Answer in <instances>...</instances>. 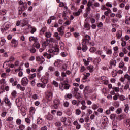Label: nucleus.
<instances>
[{"label": "nucleus", "instance_id": "1", "mask_svg": "<svg viewBox=\"0 0 130 130\" xmlns=\"http://www.w3.org/2000/svg\"><path fill=\"white\" fill-rule=\"evenodd\" d=\"M58 52H59V49L56 48L53 50H50L48 53H44L43 55L44 57H47L48 59H50L51 57H53V55H57Z\"/></svg>", "mask_w": 130, "mask_h": 130}, {"label": "nucleus", "instance_id": "2", "mask_svg": "<svg viewBox=\"0 0 130 130\" xmlns=\"http://www.w3.org/2000/svg\"><path fill=\"white\" fill-rule=\"evenodd\" d=\"M90 36L86 35L85 36L84 39L83 40L82 42V50L83 52H86L87 49H88V47H87V44H89V39H90Z\"/></svg>", "mask_w": 130, "mask_h": 130}, {"label": "nucleus", "instance_id": "3", "mask_svg": "<svg viewBox=\"0 0 130 130\" xmlns=\"http://www.w3.org/2000/svg\"><path fill=\"white\" fill-rule=\"evenodd\" d=\"M120 81L123 84H130V75L126 73L123 77L120 78Z\"/></svg>", "mask_w": 130, "mask_h": 130}, {"label": "nucleus", "instance_id": "4", "mask_svg": "<svg viewBox=\"0 0 130 130\" xmlns=\"http://www.w3.org/2000/svg\"><path fill=\"white\" fill-rule=\"evenodd\" d=\"M10 28H11V24L9 22H6L1 27V30L2 33H4V32H6V31L9 30Z\"/></svg>", "mask_w": 130, "mask_h": 130}, {"label": "nucleus", "instance_id": "5", "mask_svg": "<svg viewBox=\"0 0 130 130\" xmlns=\"http://www.w3.org/2000/svg\"><path fill=\"white\" fill-rule=\"evenodd\" d=\"M98 80L103 81L104 82V85H107L109 83V80L108 78H107L106 76H103L101 77H99Z\"/></svg>", "mask_w": 130, "mask_h": 130}, {"label": "nucleus", "instance_id": "6", "mask_svg": "<svg viewBox=\"0 0 130 130\" xmlns=\"http://www.w3.org/2000/svg\"><path fill=\"white\" fill-rule=\"evenodd\" d=\"M53 97V92L52 91V90L49 89L47 92L46 98L48 99L49 101H50V100H52Z\"/></svg>", "mask_w": 130, "mask_h": 130}, {"label": "nucleus", "instance_id": "7", "mask_svg": "<svg viewBox=\"0 0 130 130\" xmlns=\"http://www.w3.org/2000/svg\"><path fill=\"white\" fill-rule=\"evenodd\" d=\"M49 76H47L46 75L45 76H42L41 79V82L44 84L45 85H46V84L48 83V81L49 80Z\"/></svg>", "mask_w": 130, "mask_h": 130}, {"label": "nucleus", "instance_id": "8", "mask_svg": "<svg viewBox=\"0 0 130 130\" xmlns=\"http://www.w3.org/2000/svg\"><path fill=\"white\" fill-rule=\"evenodd\" d=\"M28 83H29V80L27 77H23L21 80V84L22 86H27L28 85Z\"/></svg>", "mask_w": 130, "mask_h": 130}, {"label": "nucleus", "instance_id": "9", "mask_svg": "<svg viewBox=\"0 0 130 130\" xmlns=\"http://www.w3.org/2000/svg\"><path fill=\"white\" fill-rule=\"evenodd\" d=\"M55 67H57L60 69L61 67L62 66V61L61 60H57L54 63Z\"/></svg>", "mask_w": 130, "mask_h": 130}, {"label": "nucleus", "instance_id": "10", "mask_svg": "<svg viewBox=\"0 0 130 130\" xmlns=\"http://www.w3.org/2000/svg\"><path fill=\"white\" fill-rule=\"evenodd\" d=\"M123 125L126 128H129L130 127V119H126L123 121Z\"/></svg>", "mask_w": 130, "mask_h": 130}, {"label": "nucleus", "instance_id": "11", "mask_svg": "<svg viewBox=\"0 0 130 130\" xmlns=\"http://www.w3.org/2000/svg\"><path fill=\"white\" fill-rule=\"evenodd\" d=\"M11 46L12 47H17L18 46V40L13 39L11 41Z\"/></svg>", "mask_w": 130, "mask_h": 130}, {"label": "nucleus", "instance_id": "12", "mask_svg": "<svg viewBox=\"0 0 130 130\" xmlns=\"http://www.w3.org/2000/svg\"><path fill=\"white\" fill-rule=\"evenodd\" d=\"M84 29L85 30V31H89L90 29L91 28V25H90V24H89L87 22H85L84 24Z\"/></svg>", "mask_w": 130, "mask_h": 130}, {"label": "nucleus", "instance_id": "13", "mask_svg": "<svg viewBox=\"0 0 130 130\" xmlns=\"http://www.w3.org/2000/svg\"><path fill=\"white\" fill-rule=\"evenodd\" d=\"M15 102L17 106L19 107V108H21V105H22V99L18 98L16 99Z\"/></svg>", "mask_w": 130, "mask_h": 130}, {"label": "nucleus", "instance_id": "14", "mask_svg": "<svg viewBox=\"0 0 130 130\" xmlns=\"http://www.w3.org/2000/svg\"><path fill=\"white\" fill-rule=\"evenodd\" d=\"M80 103L81 104V110H86L87 109V106H86V101L84 100H82L80 102Z\"/></svg>", "mask_w": 130, "mask_h": 130}, {"label": "nucleus", "instance_id": "15", "mask_svg": "<svg viewBox=\"0 0 130 130\" xmlns=\"http://www.w3.org/2000/svg\"><path fill=\"white\" fill-rule=\"evenodd\" d=\"M59 104H60V101L58 99H56L54 100V105L55 106V108L57 109L58 106H59Z\"/></svg>", "mask_w": 130, "mask_h": 130}, {"label": "nucleus", "instance_id": "16", "mask_svg": "<svg viewBox=\"0 0 130 130\" xmlns=\"http://www.w3.org/2000/svg\"><path fill=\"white\" fill-rule=\"evenodd\" d=\"M57 31L60 35L62 36L64 34V27H63V26H61L57 28Z\"/></svg>", "mask_w": 130, "mask_h": 130}, {"label": "nucleus", "instance_id": "17", "mask_svg": "<svg viewBox=\"0 0 130 130\" xmlns=\"http://www.w3.org/2000/svg\"><path fill=\"white\" fill-rule=\"evenodd\" d=\"M50 72H54V67H53L51 66L49 67V68L48 69V72H47L46 73L45 75L47 77H49V74H50Z\"/></svg>", "mask_w": 130, "mask_h": 130}, {"label": "nucleus", "instance_id": "18", "mask_svg": "<svg viewBox=\"0 0 130 130\" xmlns=\"http://www.w3.org/2000/svg\"><path fill=\"white\" fill-rule=\"evenodd\" d=\"M50 43V41H49V39H46V41H45L42 44V46L43 48H46V46H48Z\"/></svg>", "mask_w": 130, "mask_h": 130}, {"label": "nucleus", "instance_id": "19", "mask_svg": "<svg viewBox=\"0 0 130 130\" xmlns=\"http://www.w3.org/2000/svg\"><path fill=\"white\" fill-rule=\"evenodd\" d=\"M37 61H39L41 63H43L44 61H45V59L42 56H37Z\"/></svg>", "mask_w": 130, "mask_h": 130}, {"label": "nucleus", "instance_id": "20", "mask_svg": "<svg viewBox=\"0 0 130 130\" xmlns=\"http://www.w3.org/2000/svg\"><path fill=\"white\" fill-rule=\"evenodd\" d=\"M36 86L38 88H42V89H45L46 87V85H45L44 83H38L36 84Z\"/></svg>", "mask_w": 130, "mask_h": 130}, {"label": "nucleus", "instance_id": "21", "mask_svg": "<svg viewBox=\"0 0 130 130\" xmlns=\"http://www.w3.org/2000/svg\"><path fill=\"white\" fill-rule=\"evenodd\" d=\"M4 101L6 104H8L9 107H11L12 106V103L10 102V100L9 99V98H5Z\"/></svg>", "mask_w": 130, "mask_h": 130}, {"label": "nucleus", "instance_id": "22", "mask_svg": "<svg viewBox=\"0 0 130 130\" xmlns=\"http://www.w3.org/2000/svg\"><path fill=\"white\" fill-rule=\"evenodd\" d=\"M21 23L23 26H26V25L29 24V20L27 18L21 20Z\"/></svg>", "mask_w": 130, "mask_h": 130}, {"label": "nucleus", "instance_id": "23", "mask_svg": "<svg viewBox=\"0 0 130 130\" xmlns=\"http://www.w3.org/2000/svg\"><path fill=\"white\" fill-rule=\"evenodd\" d=\"M20 108H21L20 111L21 112L22 115H23V116H25V115H26V109H25V107H21Z\"/></svg>", "mask_w": 130, "mask_h": 130}, {"label": "nucleus", "instance_id": "24", "mask_svg": "<svg viewBox=\"0 0 130 130\" xmlns=\"http://www.w3.org/2000/svg\"><path fill=\"white\" fill-rule=\"evenodd\" d=\"M61 78L60 79V81L61 82H62L63 81H64V78L66 77H67V73L64 72H62L61 74Z\"/></svg>", "mask_w": 130, "mask_h": 130}, {"label": "nucleus", "instance_id": "25", "mask_svg": "<svg viewBox=\"0 0 130 130\" xmlns=\"http://www.w3.org/2000/svg\"><path fill=\"white\" fill-rule=\"evenodd\" d=\"M60 71H67L68 70V64H64L60 67Z\"/></svg>", "mask_w": 130, "mask_h": 130}, {"label": "nucleus", "instance_id": "26", "mask_svg": "<svg viewBox=\"0 0 130 130\" xmlns=\"http://www.w3.org/2000/svg\"><path fill=\"white\" fill-rule=\"evenodd\" d=\"M104 49L106 50V54H108V55H111L112 54V50L110 49H107V47H104Z\"/></svg>", "mask_w": 130, "mask_h": 130}, {"label": "nucleus", "instance_id": "27", "mask_svg": "<svg viewBox=\"0 0 130 130\" xmlns=\"http://www.w3.org/2000/svg\"><path fill=\"white\" fill-rule=\"evenodd\" d=\"M34 47L36 48L37 49L40 48V43H39L38 41L35 42L34 44Z\"/></svg>", "mask_w": 130, "mask_h": 130}, {"label": "nucleus", "instance_id": "28", "mask_svg": "<svg viewBox=\"0 0 130 130\" xmlns=\"http://www.w3.org/2000/svg\"><path fill=\"white\" fill-rule=\"evenodd\" d=\"M45 118L47 120H52V119H53V116L51 114L46 115L45 116Z\"/></svg>", "mask_w": 130, "mask_h": 130}, {"label": "nucleus", "instance_id": "29", "mask_svg": "<svg viewBox=\"0 0 130 130\" xmlns=\"http://www.w3.org/2000/svg\"><path fill=\"white\" fill-rule=\"evenodd\" d=\"M106 11L104 12V15L105 16H109V14L111 13V9L109 8H106Z\"/></svg>", "mask_w": 130, "mask_h": 130}, {"label": "nucleus", "instance_id": "30", "mask_svg": "<svg viewBox=\"0 0 130 130\" xmlns=\"http://www.w3.org/2000/svg\"><path fill=\"white\" fill-rule=\"evenodd\" d=\"M66 83H67V81H64L63 82H61L59 84V88L61 90H62V91H63V89H64V85L66 84Z\"/></svg>", "mask_w": 130, "mask_h": 130}, {"label": "nucleus", "instance_id": "31", "mask_svg": "<svg viewBox=\"0 0 130 130\" xmlns=\"http://www.w3.org/2000/svg\"><path fill=\"white\" fill-rule=\"evenodd\" d=\"M92 109H93V110H96L100 107V105L99 104H94L92 105Z\"/></svg>", "mask_w": 130, "mask_h": 130}, {"label": "nucleus", "instance_id": "32", "mask_svg": "<svg viewBox=\"0 0 130 130\" xmlns=\"http://www.w3.org/2000/svg\"><path fill=\"white\" fill-rule=\"evenodd\" d=\"M83 12V10L81 9H79L78 11L75 12L73 13L74 16H80L81 13Z\"/></svg>", "mask_w": 130, "mask_h": 130}, {"label": "nucleus", "instance_id": "33", "mask_svg": "<svg viewBox=\"0 0 130 130\" xmlns=\"http://www.w3.org/2000/svg\"><path fill=\"white\" fill-rule=\"evenodd\" d=\"M67 82H66L64 85V90H69L70 89V87H71V85L69 84V82H68V79H67Z\"/></svg>", "mask_w": 130, "mask_h": 130}, {"label": "nucleus", "instance_id": "34", "mask_svg": "<svg viewBox=\"0 0 130 130\" xmlns=\"http://www.w3.org/2000/svg\"><path fill=\"white\" fill-rule=\"evenodd\" d=\"M44 35L46 38H51V36H52V34L50 31H47L44 34Z\"/></svg>", "mask_w": 130, "mask_h": 130}, {"label": "nucleus", "instance_id": "35", "mask_svg": "<svg viewBox=\"0 0 130 130\" xmlns=\"http://www.w3.org/2000/svg\"><path fill=\"white\" fill-rule=\"evenodd\" d=\"M78 92H79V88L78 87H75L73 88V93L75 96H76V95L80 94V93Z\"/></svg>", "mask_w": 130, "mask_h": 130}, {"label": "nucleus", "instance_id": "36", "mask_svg": "<svg viewBox=\"0 0 130 130\" xmlns=\"http://www.w3.org/2000/svg\"><path fill=\"white\" fill-rule=\"evenodd\" d=\"M36 109L35 108L31 107L30 108L29 113L30 115H33L35 113Z\"/></svg>", "mask_w": 130, "mask_h": 130}, {"label": "nucleus", "instance_id": "37", "mask_svg": "<svg viewBox=\"0 0 130 130\" xmlns=\"http://www.w3.org/2000/svg\"><path fill=\"white\" fill-rule=\"evenodd\" d=\"M73 98V94L71 93L66 94L65 95V99L66 100H69V99H72Z\"/></svg>", "mask_w": 130, "mask_h": 130}, {"label": "nucleus", "instance_id": "38", "mask_svg": "<svg viewBox=\"0 0 130 130\" xmlns=\"http://www.w3.org/2000/svg\"><path fill=\"white\" fill-rule=\"evenodd\" d=\"M87 7H91L92 9H95V4H93L91 1H89L87 3Z\"/></svg>", "mask_w": 130, "mask_h": 130}, {"label": "nucleus", "instance_id": "39", "mask_svg": "<svg viewBox=\"0 0 130 130\" xmlns=\"http://www.w3.org/2000/svg\"><path fill=\"white\" fill-rule=\"evenodd\" d=\"M54 37H55L57 40H60V36H59V34L57 32H55L53 35Z\"/></svg>", "mask_w": 130, "mask_h": 130}, {"label": "nucleus", "instance_id": "40", "mask_svg": "<svg viewBox=\"0 0 130 130\" xmlns=\"http://www.w3.org/2000/svg\"><path fill=\"white\" fill-rule=\"evenodd\" d=\"M17 89L20 90V91H25V87H22L21 84H17L16 86Z\"/></svg>", "mask_w": 130, "mask_h": 130}, {"label": "nucleus", "instance_id": "41", "mask_svg": "<svg viewBox=\"0 0 130 130\" xmlns=\"http://www.w3.org/2000/svg\"><path fill=\"white\" fill-rule=\"evenodd\" d=\"M27 9V4H24L23 6H21L19 9V11L24 12Z\"/></svg>", "mask_w": 130, "mask_h": 130}, {"label": "nucleus", "instance_id": "42", "mask_svg": "<svg viewBox=\"0 0 130 130\" xmlns=\"http://www.w3.org/2000/svg\"><path fill=\"white\" fill-rule=\"evenodd\" d=\"M36 42V41H38V38L37 37H35L34 36L29 37V41H34Z\"/></svg>", "mask_w": 130, "mask_h": 130}, {"label": "nucleus", "instance_id": "43", "mask_svg": "<svg viewBox=\"0 0 130 130\" xmlns=\"http://www.w3.org/2000/svg\"><path fill=\"white\" fill-rule=\"evenodd\" d=\"M12 98H16L17 97V91L13 90L11 94Z\"/></svg>", "mask_w": 130, "mask_h": 130}, {"label": "nucleus", "instance_id": "44", "mask_svg": "<svg viewBox=\"0 0 130 130\" xmlns=\"http://www.w3.org/2000/svg\"><path fill=\"white\" fill-rule=\"evenodd\" d=\"M116 36L117 38H119V39L121 38V36H122V31L121 30H119L116 34Z\"/></svg>", "mask_w": 130, "mask_h": 130}, {"label": "nucleus", "instance_id": "45", "mask_svg": "<svg viewBox=\"0 0 130 130\" xmlns=\"http://www.w3.org/2000/svg\"><path fill=\"white\" fill-rule=\"evenodd\" d=\"M87 70H88L90 73H92L93 71H94V67L92 65L89 66L87 67Z\"/></svg>", "mask_w": 130, "mask_h": 130}, {"label": "nucleus", "instance_id": "46", "mask_svg": "<svg viewBox=\"0 0 130 130\" xmlns=\"http://www.w3.org/2000/svg\"><path fill=\"white\" fill-rule=\"evenodd\" d=\"M84 78H83V80H86L88 77H90V73L85 72L84 73Z\"/></svg>", "mask_w": 130, "mask_h": 130}, {"label": "nucleus", "instance_id": "47", "mask_svg": "<svg viewBox=\"0 0 130 130\" xmlns=\"http://www.w3.org/2000/svg\"><path fill=\"white\" fill-rule=\"evenodd\" d=\"M118 73V71L117 70H114L112 72V77H116L117 76V74Z\"/></svg>", "mask_w": 130, "mask_h": 130}, {"label": "nucleus", "instance_id": "48", "mask_svg": "<svg viewBox=\"0 0 130 130\" xmlns=\"http://www.w3.org/2000/svg\"><path fill=\"white\" fill-rule=\"evenodd\" d=\"M90 40H91V37H90V39H88V44H87V45H90L91 46H94V45H95V43L93 42H90Z\"/></svg>", "mask_w": 130, "mask_h": 130}, {"label": "nucleus", "instance_id": "49", "mask_svg": "<svg viewBox=\"0 0 130 130\" xmlns=\"http://www.w3.org/2000/svg\"><path fill=\"white\" fill-rule=\"evenodd\" d=\"M119 98L121 101H124V100H126V99H127V98H125L123 95H120Z\"/></svg>", "mask_w": 130, "mask_h": 130}, {"label": "nucleus", "instance_id": "50", "mask_svg": "<svg viewBox=\"0 0 130 130\" xmlns=\"http://www.w3.org/2000/svg\"><path fill=\"white\" fill-rule=\"evenodd\" d=\"M106 6L107 7V8H112V3L107 2L106 3Z\"/></svg>", "mask_w": 130, "mask_h": 130}, {"label": "nucleus", "instance_id": "51", "mask_svg": "<svg viewBox=\"0 0 130 130\" xmlns=\"http://www.w3.org/2000/svg\"><path fill=\"white\" fill-rule=\"evenodd\" d=\"M90 52L92 53H94V52H96V48L95 47H91L89 49Z\"/></svg>", "mask_w": 130, "mask_h": 130}, {"label": "nucleus", "instance_id": "52", "mask_svg": "<svg viewBox=\"0 0 130 130\" xmlns=\"http://www.w3.org/2000/svg\"><path fill=\"white\" fill-rule=\"evenodd\" d=\"M116 18H119V19H121V18H122V15L120 12L116 13Z\"/></svg>", "mask_w": 130, "mask_h": 130}, {"label": "nucleus", "instance_id": "53", "mask_svg": "<svg viewBox=\"0 0 130 130\" xmlns=\"http://www.w3.org/2000/svg\"><path fill=\"white\" fill-rule=\"evenodd\" d=\"M81 110H80V109H77L75 110V114H76L77 115H80V114H81Z\"/></svg>", "mask_w": 130, "mask_h": 130}, {"label": "nucleus", "instance_id": "54", "mask_svg": "<svg viewBox=\"0 0 130 130\" xmlns=\"http://www.w3.org/2000/svg\"><path fill=\"white\" fill-rule=\"evenodd\" d=\"M75 97L77 98L78 101L82 100V97H81V93H78V95H75Z\"/></svg>", "mask_w": 130, "mask_h": 130}, {"label": "nucleus", "instance_id": "55", "mask_svg": "<svg viewBox=\"0 0 130 130\" xmlns=\"http://www.w3.org/2000/svg\"><path fill=\"white\" fill-rule=\"evenodd\" d=\"M114 91H115V92H116L117 93H118V92H122V89L120 88L119 89V87H115L114 88Z\"/></svg>", "mask_w": 130, "mask_h": 130}, {"label": "nucleus", "instance_id": "56", "mask_svg": "<svg viewBox=\"0 0 130 130\" xmlns=\"http://www.w3.org/2000/svg\"><path fill=\"white\" fill-rule=\"evenodd\" d=\"M63 106L65 107L68 108L69 106H70V103H69L68 101H65L63 102Z\"/></svg>", "mask_w": 130, "mask_h": 130}, {"label": "nucleus", "instance_id": "57", "mask_svg": "<svg viewBox=\"0 0 130 130\" xmlns=\"http://www.w3.org/2000/svg\"><path fill=\"white\" fill-rule=\"evenodd\" d=\"M14 119L13 117H8L6 119V121H9V122H12Z\"/></svg>", "mask_w": 130, "mask_h": 130}, {"label": "nucleus", "instance_id": "58", "mask_svg": "<svg viewBox=\"0 0 130 130\" xmlns=\"http://www.w3.org/2000/svg\"><path fill=\"white\" fill-rule=\"evenodd\" d=\"M26 128V126L23 124H21L19 126V128L20 130H24Z\"/></svg>", "mask_w": 130, "mask_h": 130}, {"label": "nucleus", "instance_id": "59", "mask_svg": "<svg viewBox=\"0 0 130 130\" xmlns=\"http://www.w3.org/2000/svg\"><path fill=\"white\" fill-rule=\"evenodd\" d=\"M55 126H57V127H59V126H61V122L59 121H57L55 123Z\"/></svg>", "mask_w": 130, "mask_h": 130}, {"label": "nucleus", "instance_id": "60", "mask_svg": "<svg viewBox=\"0 0 130 130\" xmlns=\"http://www.w3.org/2000/svg\"><path fill=\"white\" fill-rule=\"evenodd\" d=\"M102 92L105 96H106V95H107V90L106 89V88H103Z\"/></svg>", "mask_w": 130, "mask_h": 130}, {"label": "nucleus", "instance_id": "61", "mask_svg": "<svg viewBox=\"0 0 130 130\" xmlns=\"http://www.w3.org/2000/svg\"><path fill=\"white\" fill-rule=\"evenodd\" d=\"M37 122L38 124H41L42 123V119L41 118H38Z\"/></svg>", "mask_w": 130, "mask_h": 130}, {"label": "nucleus", "instance_id": "62", "mask_svg": "<svg viewBox=\"0 0 130 130\" xmlns=\"http://www.w3.org/2000/svg\"><path fill=\"white\" fill-rule=\"evenodd\" d=\"M52 84L56 88H57L58 87V83L57 82L55 81V80L53 81Z\"/></svg>", "mask_w": 130, "mask_h": 130}, {"label": "nucleus", "instance_id": "63", "mask_svg": "<svg viewBox=\"0 0 130 130\" xmlns=\"http://www.w3.org/2000/svg\"><path fill=\"white\" fill-rule=\"evenodd\" d=\"M110 64L111 66H116V60H112L110 62Z\"/></svg>", "mask_w": 130, "mask_h": 130}, {"label": "nucleus", "instance_id": "64", "mask_svg": "<svg viewBox=\"0 0 130 130\" xmlns=\"http://www.w3.org/2000/svg\"><path fill=\"white\" fill-rule=\"evenodd\" d=\"M125 24H126V25H129V24H130V18H127L125 20Z\"/></svg>", "mask_w": 130, "mask_h": 130}]
</instances>
